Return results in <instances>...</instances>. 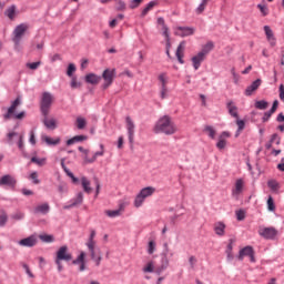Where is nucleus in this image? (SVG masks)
<instances>
[{
	"label": "nucleus",
	"mask_w": 284,
	"mask_h": 284,
	"mask_svg": "<svg viewBox=\"0 0 284 284\" xmlns=\"http://www.w3.org/2000/svg\"><path fill=\"white\" fill-rule=\"evenodd\" d=\"M154 130L156 133L161 132L162 134L172 135L176 132V124H174L172 118L164 115L158 120Z\"/></svg>",
	"instance_id": "f257e3e1"
},
{
	"label": "nucleus",
	"mask_w": 284,
	"mask_h": 284,
	"mask_svg": "<svg viewBox=\"0 0 284 284\" xmlns=\"http://www.w3.org/2000/svg\"><path fill=\"white\" fill-rule=\"evenodd\" d=\"M21 105V98H17L11 102V105L8 108L7 112L2 115L4 121H10L14 119L16 121H22L26 119V111H21L20 113L17 112V108Z\"/></svg>",
	"instance_id": "f03ea898"
},
{
	"label": "nucleus",
	"mask_w": 284,
	"mask_h": 284,
	"mask_svg": "<svg viewBox=\"0 0 284 284\" xmlns=\"http://www.w3.org/2000/svg\"><path fill=\"white\" fill-rule=\"evenodd\" d=\"M52 93L50 92H43L42 93V99L40 102V110L43 114V116H48V114L50 113V108H52Z\"/></svg>",
	"instance_id": "7ed1b4c3"
},
{
	"label": "nucleus",
	"mask_w": 284,
	"mask_h": 284,
	"mask_svg": "<svg viewBox=\"0 0 284 284\" xmlns=\"http://www.w3.org/2000/svg\"><path fill=\"white\" fill-rule=\"evenodd\" d=\"M116 78V69H105L102 73V79L104 83L102 84L103 90H108L112 83H114V79Z\"/></svg>",
	"instance_id": "20e7f679"
},
{
	"label": "nucleus",
	"mask_w": 284,
	"mask_h": 284,
	"mask_svg": "<svg viewBox=\"0 0 284 284\" xmlns=\"http://www.w3.org/2000/svg\"><path fill=\"white\" fill-rule=\"evenodd\" d=\"M27 31L28 24L26 23H21L16 27V29L13 30V42L16 43V45H19V43H21V37H23V34H26Z\"/></svg>",
	"instance_id": "39448f33"
},
{
	"label": "nucleus",
	"mask_w": 284,
	"mask_h": 284,
	"mask_svg": "<svg viewBox=\"0 0 284 284\" xmlns=\"http://www.w3.org/2000/svg\"><path fill=\"white\" fill-rule=\"evenodd\" d=\"M245 256H248L251 263H256V257H254V247L245 246L242 250H240L237 255L239 261H243Z\"/></svg>",
	"instance_id": "423d86ee"
},
{
	"label": "nucleus",
	"mask_w": 284,
	"mask_h": 284,
	"mask_svg": "<svg viewBox=\"0 0 284 284\" xmlns=\"http://www.w3.org/2000/svg\"><path fill=\"white\" fill-rule=\"evenodd\" d=\"M260 236L263 239H266L267 241H274L276 239V235L278 234V231H276L274 227H264L258 231Z\"/></svg>",
	"instance_id": "0eeeda50"
},
{
	"label": "nucleus",
	"mask_w": 284,
	"mask_h": 284,
	"mask_svg": "<svg viewBox=\"0 0 284 284\" xmlns=\"http://www.w3.org/2000/svg\"><path fill=\"white\" fill-rule=\"evenodd\" d=\"M72 260V253L68 251V246L63 245L61 246L55 256V261H65L67 263Z\"/></svg>",
	"instance_id": "6e6552de"
},
{
	"label": "nucleus",
	"mask_w": 284,
	"mask_h": 284,
	"mask_svg": "<svg viewBox=\"0 0 284 284\" xmlns=\"http://www.w3.org/2000/svg\"><path fill=\"white\" fill-rule=\"evenodd\" d=\"M7 185L10 190H14L17 187V179L14 176L7 174L0 178V186Z\"/></svg>",
	"instance_id": "1a4fd4ad"
},
{
	"label": "nucleus",
	"mask_w": 284,
	"mask_h": 284,
	"mask_svg": "<svg viewBox=\"0 0 284 284\" xmlns=\"http://www.w3.org/2000/svg\"><path fill=\"white\" fill-rule=\"evenodd\" d=\"M262 83L263 81L261 79H256L255 81H253L252 84L245 89V97H252V94H254V92H256L258 88H261Z\"/></svg>",
	"instance_id": "9d476101"
},
{
	"label": "nucleus",
	"mask_w": 284,
	"mask_h": 284,
	"mask_svg": "<svg viewBox=\"0 0 284 284\" xmlns=\"http://www.w3.org/2000/svg\"><path fill=\"white\" fill-rule=\"evenodd\" d=\"M243 187H245V181H243V179H237L235 181V186L232 189V196H235L236 199L237 196H241Z\"/></svg>",
	"instance_id": "9b49d317"
},
{
	"label": "nucleus",
	"mask_w": 284,
	"mask_h": 284,
	"mask_svg": "<svg viewBox=\"0 0 284 284\" xmlns=\"http://www.w3.org/2000/svg\"><path fill=\"white\" fill-rule=\"evenodd\" d=\"M126 130L129 134V142L134 143V122L132 121V118L126 116Z\"/></svg>",
	"instance_id": "f8f14e48"
},
{
	"label": "nucleus",
	"mask_w": 284,
	"mask_h": 284,
	"mask_svg": "<svg viewBox=\"0 0 284 284\" xmlns=\"http://www.w3.org/2000/svg\"><path fill=\"white\" fill-rule=\"evenodd\" d=\"M225 139H230V132L227 131L222 132L219 136V141L216 143L217 150H225V146L227 145V140Z\"/></svg>",
	"instance_id": "ddd939ff"
},
{
	"label": "nucleus",
	"mask_w": 284,
	"mask_h": 284,
	"mask_svg": "<svg viewBox=\"0 0 284 284\" xmlns=\"http://www.w3.org/2000/svg\"><path fill=\"white\" fill-rule=\"evenodd\" d=\"M175 57H176L179 63H181V65H183V63H185V60H183V57H185V41H182L178 45Z\"/></svg>",
	"instance_id": "4468645a"
},
{
	"label": "nucleus",
	"mask_w": 284,
	"mask_h": 284,
	"mask_svg": "<svg viewBox=\"0 0 284 284\" xmlns=\"http://www.w3.org/2000/svg\"><path fill=\"white\" fill-rule=\"evenodd\" d=\"M205 59H206V57H204V54L201 52L193 55L191 61H192V65H193L194 70H199V68H201V63H203V61H205Z\"/></svg>",
	"instance_id": "2eb2a0df"
},
{
	"label": "nucleus",
	"mask_w": 284,
	"mask_h": 284,
	"mask_svg": "<svg viewBox=\"0 0 284 284\" xmlns=\"http://www.w3.org/2000/svg\"><path fill=\"white\" fill-rule=\"evenodd\" d=\"M72 265H80V272H85V252H80V255L72 261Z\"/></svg>",
	"instance_id": "dca6fc26"
},
{
	"label": "nucleus",
	"mask_w": 284,
	"mask_h": 284,
	"mask_svg": "<svg viewBox=\"0 0 284 284\" xmlns=\"http://www.w3.org/2000/svg\"><path fill=\"white\" fill-rule=\"evenodd\" d=\"M19 245L22 247H34L37 245V237L34 235H31L27 239H22L19 241Z\"/></svg>",
	"instance_id": "f3484780"
},
{
	"label": "nucleus",
	"mask_w": 284,
	"mask_h": 284,
	"mask_svg": "<svg viewBox=\"0 0 284 284\" xmlns=\"http://www.w3.org/2000/svg\"><path fill=\"white\" fill-rule=\"evenodd\" d=\"M264 32L266 34V39L270 45L274 48V45H276V38H274V31H272V28H270V26H264Z\"/></svg>",
	"instance_id": "a211bd4d"
},
{
	"label": "nucleus",
	"mask_w": 284,
	"mask_h": 284,
	"mask_svg": "<svg viewBox=\"0 0 284 284\" xmlns=\"http://www.w3.org/2000/svg\"><path fill=\"white\" fill-rule=\"evenodd\" d=\"M101 151H98L93 154L92 158H84L85 163H94L99 156H103L105 154V146L103 144H100Z\"/></svg>",
	"instance_id": "6ab92c4d"
},
{
	"label": "nucleus",
	"mask_w": 284,
	"mask_h": 284,
	"mask_svg": "<svg viewBox=\"0 0 284 284\" xmlns=\"http://www.w3.org/2000/svg\"><path fill=\"white\" fill-rule=\"evenodd\" d=\"M158 26L161 27L162 34L165 37V39H170V28H168V24H165V19L158 18Z\"/></svg>",
	"instance_id": "aec40b11"
},
{
	"label": "nucleus",
	"mask_w": 284,
	"mask_h": 284,
	"mask_svg": "<svg viewBox=\"0 0 284 284\" xmlns=\"http://www.w3.org/2000/svg\"><path fill=\"white\" fill-rule=\"evenodd\" d=\"M85 82L90 83L91 85H98L101 82V75H97L94 73H89L85 75Z\"/></svg>",
	"instance_id": "412c9836"
},
{
	"label": "nucleus",
	"mask_w": 284,
	"mask_h": 284,
	"mask_svg": "<svg viewBox=\"0 0 284 284\" xmlns=\"http://www.w3.org/2000/svg\"><path fill=\"white\" fill-rule=\"evenodd\" d=\"M83 203V193L79 192L75 199L71 200V204L64 206V210H70L71 207H75V205H81Z\"/></svg>",
	"instance_id": "4be33fe9"
},
{
	"label": "nucleus",
	"mask_w": 284,
	"mask_h": 284,
	"mask_svg": "<svg viewBox=\"0 0 284 284\" xmlns=\"http://www.w3.org/2000/svg\"><path fill=\"white\" fill-rule=\"evenodd\" d=\"M225 223L216 222L214 224V232L217 236H225Z\"/></svg>",
	"instance_id": "5701e85b"
},
{
	"label": "nucleus",
	"mask_w": 284,
	"mask_h": 284,
	"mask_svg": "<svg viewBox=\"0 0 284 284\" xmlns=\"http://www.w3.org/2000/svg\"><path fill=\"white\" fill-rule=\"evenodd\" d=\"M154 192H156V189L152 186H146L142 189L138 194H140L144 200H146L148 197L152 196Z\"/></svg>",
	"instance_id": "b1692460"
},
{
	"label": "nucleus",
	"mask_w": 284,
	"mask_h": 284,
	"mask_svg": "<svg viewBox=\"0 0 284 284\" xmlns=\"http://www.w3.org/2000/svg\"><path fill=\"white\" fill-rule=\"evenodd\" d=\"M34 214H48L50 212V204L43 203L34 207Z\"/></svg>",
	"instance_id": "393cba45"
},
{
	"label": "nucleus",
	"mask_w": 284,
	"mask_h": 284,
	"mask_svg": "<svg viewBox=\"0 0 284 284\" xmlns=\"http://www.w3.org/2000/svg\"><path fill=\"white\" fill-rule=\"evenodd\" d=\"M226 108L231 116H233V119H239V108L234 105V102L232 101L227 102Z\"/></svg>",
	"instance_id": "a878e982"
},
{
	"label": "nucleus",
	"mask_w": 284,
	"mask_h": 284,
	"mask_svg": "<svg viewBox=\"0 0 284 284\" xmlns=\"http://www.w3.org/2000/svg\"><path fill=\"white\" fill-rule=\"evenodd\" d=\"M267 187H270L271 192H274V194H278V190H281V183H278L276 180H268Z\"/></svg>",
	"instance_id": "bb28decb"
},
{
	"label": "nucleus",
	"mask_w": 284,
	"mask_h": 284,
	"mask_svg": "<svg viewBox=\"0 0 284 284\" xmlns=\"http://www.w3.org/2000/svg\"><path fill=\"white\" fill-rule=\"evenodd\" d=\"M88 141V135H75L67 141V145H74V143H81Z\"/></svg>",
	"instance_id": "cd10ccee"
},
{
	"label": "nucleus",
	"mask_w": 284,
	"mask_h": 284,
	"mask_svg": "<svg viewBox=\"0 0 284 284\" xmlns=\"http://www.w3.org/2000/svg\"><path fill=\"white\" fill-rule=\"evenodd\" d=\"M17 14V6L12 4L4 11V17H8L10 21H14V17Z\"/></svg>",
	"instance_id": "c85d7f7f"
},
{
	"label": "nucleus",
	"mask_w": 284,
	"mask_h": 284,
	"mask_svg": "<svg viewBox=\"0 0 284 284\" xmlns=\"http://www.w3.org/2000/svg\"><path fill=\"white\" fill-rule=\"evenodd\" d=\"M61 168H62V170H64L65 174L69 175L70 179H72L73 183H78L79 182V179H77L74 176V173H72L70 171V169H68V166H65V159L61 160Z\"/></svg>",
	"instance_id": "c756f323"
},
{
	"label": "nucleus",
	"mask_w": 284,
	"mask_h": 284,
	"mask_svg": "<svg viewBox=\"0 0 284 284\" xmlns=\"http://www.w3.org/2000/svg\"><path fill=\"white\" fill-rule=\"evenodd\" d=\"M213 50H214V42L209 41V42H206V44L203 45L200 53L207 58V53L212 52Z\"/></svg>",
	"instance_id": "7c9ffc66"
},
{
	"label": "nucleus",
	"mask_w": 284,
	"mask_h": 284,
	"mask_svg": "<svg viewBox=\"0 0 284 284\" xmlns=\"http://www.w3.org/2000/svg\"><path fill=\"white\" fill-rule=\"evenodd\" d=\"M42 141H44L47 145H59V143H61V138L52 139L48 135H42Z\"/></svg>",
	"instance_id": "2f4dec72"
},
{
	"label": "nucleus",
	"mask_w": 284,
	"mask_h": 284,
	"mask_svg": "<svg viewBox=\"0 0 284 284\" xmlns=\"http://www.w3.org/2000/svg\"><path fill=\"white\" fill-rule=\"evenodd\" d=\"M155 6H159V1L156 0H153V1H150L142 10L141 12V17H145L148 14V12H150V10H152Z\"/></svg>",
	"instance_id": "473e14b6"
},
{
	"label": "nucleus",
	"mask_w": 284,
	"mask_h": 284,
	"mask_svg": "<svg viewBox=\"0 0 284 284\" xmlns=\"http://www.w3.org/2000/svg\"><path fill=\"white\" fill-rule=\"evenodd\" d=\"M178 30L181 33V37H192V34H194V28H190V27H178Z\"/></svg>",
	"instance_id": "72a5a7b5"
},
{
	"label": "nucleus",
	"mask_w": 284,
	"mask_h": 284,
	"mask_svg": "<svg viewBox=\"0 0 284 284\" xmlns=\"http://www.w3.org/2000/svg\"><path fill=\"white\" fill-rule=\"evenodd\" d=\"M234 243H235L234 239L229 240V244L226 246V255L229 261H232V258H234V254L232 253V250H234Z\"/></svg>",
	"instance_id": "f704fd0d"
},
{
	"label": "nucleus",
	"mask_w": 284,
	"mask_h": 284,
	"mask_svg": "<svg viewBox=\"0 0 284 284\" xmlns=\"http://www.w3.org/2000/svg\"><path fill=\"white\" fill-rule=\"evenodd\" d=\"M43 124L48 130H57V120L54 119H48V116L44 118Z\"/></svg>",
	"instance_id": "c9c22d12"
},
{
	"label": "nucleus",
	"mask_w": 284,
	"mask_h": 284,
	"mask_svg": "<svg viewBox=\"0 0 284 284\" xmlns=\"http://www.w3.org/2000/svg\"><path fill=\"white\" fill-rule=\"evenodd\" d=\"M81 184L87 194H92V189L90 187V180H88V178H81Z\"/></svg>",
	"instance_id": "e433bc0d"
},
{
	"label": "nucleus",
	"mask_w": 284,
	"mask_h": 284,
	"mask_svg": "<svg viewBox=\"0 0 284 284\" xmlns=\"http://www.w3.org/2000/svg\"><path fill=\"white\" fill-rule=\"evenodd\" d=\"M158 79L161 83V88H168V73L165 72L160 73Z\"/></svg>",
	"instance_id": "4c0bfd02"
},
{
	"label": "nucleus",
	"mask_w": 284,
	"mask_h": 284,
	"mask_svg": "<svg viewBox=\"0 0 284 284\" xmlns=\"http://www.w3.org/2000/svg\"><path fill=\"white\" fill-rule=\"evenodd\" d=\"M268 105H270V103L265 100H260V101L255 102L256 110H267Z\"/></svg>",
	"instance_id": "58836bf2"
},
{
	"label": "nucleus",
	"mask_w": 284,
	"mask_h": 284,
	"mask_svg": "<svg viewBox=\"0 0 284 284\" xmlns=\"http://www.w3.org/2000/svg\"><path fill=\"white\" fill-rule=\"evenodd\" d=\"M104 213L109 216V219H116V216H121V210H106Z\"/></svg>",
	"instance_id": "ea45409f"
},
{
	"label": "nucleus",
	"mask_w": 284,
	"mask_h": 284,
	"mask_svg": "<svg viewBox=\"0 0 284 284\" xmlns=\"http://www.w3.org/2000/svg\"><path fill=\"white\" fill-rule=\"evenodd\" d=\"M205 8H207V0H202V2L195 9L196 14H203V12H205Z\"/></svg>",
	"instance_id": "a19ab883"
},
{
	"label": "nucleus",
	"mask_w": 284,
	"mask_h": 284,
	"mask_svg": "<svg viewBox=\"0 0 284 284\" xmlns=\"http://www.w3.org/2000/svg\"><path fill=\"white\" fill-rule=\"evenodd\" d=\"M31 163H36V165L43 168V165H45V163H47V160H45V158L39 159L37 156H33V158H31Z\"/></svg>",
	"instance_id": "79ce46f5"
},
{
	"label": "nucleus",
	"mask_w": 284,
	"mask_h": 284,
	"mask_svg": "<svg viewBox=\"0 0 284 284\" xmlns=\"http://www.w3.org/2000/svg\"><path fill=\"white\" fill-rule=\"evenodd\" d=\"M204 132H206L210 136V139H215L216 138V130H214L213 126L206 125L204 128Z\"/></svg>",
	"instance_id": "37998d69"
},
{
	"label": "nucleus",
	"mask_w": 284,
	"mask_h": 284,
	"mask_svg": "<svg viewBox=\"0 0 284 284\" xmlns=\"http://www.w3.org/2000/svg\"><path fill=\"white\" fill-rule=\"evenodd\" d=\"M85 125H88V122L84 118H77V128L78 130H84Z\"/></svg>",
	"instance_id": "c03bdc74"
},
{
	"label": "nucleus",
	"mask_w": 284,
	"mask_h": 284,
	"mask_svg": "<svg viewBox=\"0 0 284 284\" xmlns=\"http://www.w3.org/2000/svg\"><path fill=\"white\" fill-rule=\"evenodd\" d=\"M236 125H237V132L235 136H239L243 130H245V121L244 120H236Z\"/></svg>",
	"instance_id": "a18cd8bd"
},
{
	"label": "nucleus",
	"mask_w": 284,
	"mask_h": 284,
	"mask_svg": "<svg viewBox=\"0 0 284 284\" xmlns=\"http://www.w3.org/2000/svg\"><path fill=\"white\" fill-rule=\"evenodd\" d=\"M39 239L43 243H53L54 242V236L48 235V234L40 235Z\"/></svg>",
	"instance_id": "49530a36"
},
{
	"label": "nucleus",
	"mask_w": 284,
	"mask_h": 284,
	"mask_svg": "<svg viewBox=\"0 0 284 284\" xmlns=\"http://www.w3.org/2000/svg\"><path fill=\"white\" fill-rule=\"evenodd\" d=\"M145 203V200L138 193L134 199V207H141Z\"/></svg>",
	"instance_id": "de8ad7c7"
},
{
	"label": "nucleus",
	"mask_w": 284,
	"mask_h": 284,
	"mask_svg": "<svg viewBox=\"0 0 284 284\" xmlns=\"http://www.w3.org/2000/svg\"><path fill=\"white\" fill-rule=\"evenodd\" d=\"M267 210L274 212L276 210V204H274V197L268 196L267 199Z\"/></svg>",
	"instance_id": "09e8293b"
},
{
	"label": "nucleus",
	"mask_w": 284,
	"mask_h": 284,
	"mask_svg": "<svg viewBox=\"0 0 284 284\" xmlns=\"http://www.w3.org/2000/svg\"><path fill=\"white\" fill-rule=\"evenodd\" d=\"M95 236H97V231L91 230L90 236H89L88 242L85 243V245L97 244V241H94Z\"/></svg>",
	"instance_id": "8fccbe9b"
},
{
	"label": "nucleus",
	"mask_w": 284,
	"mask_h": 284,
	"mask_svg": "<svg viewBox=\"0 0 284 284\" xmlns=\"http://www.w3.org/2000/svg\"><path fill=\"white\" fill-rule=\"evenodd\" d=\"M258 10L261 11L263 17H267L270 14V9L265 4H257Z\"/></svg>",
	"instance_id": "3c124183"
},
{
	"label": "nucleus",
	"mask_w": 284,
	"mask_h": 284,
	"mask_svg": "<svg viewBox=\"0 0 284 284\" xmlns=\"http://www.w3.org/2000/svg\"><path fill=\"white\" fill-rule=\"evenodd\" d=\"M143 272L145 274L148 273L152 274V272H154V262H149L146 266L143 267Z\"/></svg>",
	"instance_id": "603ef678"
},
{
	"label": "nucleus",
	"mask_w": 284,
	"mask_h": 284,
	"mask_svg": "<svg viewBox=\"0 0 284 284\" xmlns=\"http://www.w3.org/2000/svg\"><path fill=\"white\" fill-rule=\"evenodd\" d=\"M90 254H91V258H97V252L94 251L97 247V244H85Z\"/></svg>",
	"instance_id": "864d4df0"
},
{
	"label": "nucleus",
	"mask_w": 284,
	"mask_h": 284,
	"mask_svg": "<svg viewBox=\"0 0 284 284\" xmlns=\"http://www.w3.org/2000/svg\"><path fill=\"white\" fill-rule=\"evenodd\" d=\"M156 251V242L150 241L148 246V254H154Z\"/></svg>",
	"instance_id": "5fc2aeb1"
},
{
	"label": "nucleus",
	"mask_w": 284,
	"mask_h": 284,
	"mask_svg": "<svg viewBox=\"0 0 284 284\" xmlns=\"http://www.w3.org/2000/svg\"><path fill=\"white\" fill-rule=\"evenodd\" d=\"M142 2H143V0H131L129 8L131 10H135V8H139Z\"/></svg>",
	"instance_id": "6e6d98bb"
},
{
	"label": "nucleus",
	"mask_w": 284,
	"mask_h": 284,
	"mask_svg": "<svg viewBox=\"0 0 284 284\" xmlns=\"http://www.w3.org/2000/svg\"><path fill=\"white\" fill-rule=\"evenodd\" d=\"M39 65H41V61L27 63V68H29V70H38Z\"/></svg>",
	"instance_id": "4d7b16f0"
},
{
	"label": "nucleus",
	"mask_w": 284,
	"mask_h": 284,
	"mask_svg": "<svg viewBox=\"0 0 284 284\" xmlns=\"http://www.w3.org/2000/svg\"><path fill=\"white\" fill-rule=\"evenodd\" d=\"M165 270H168V262L161 266L155 267L154 272L155 274L161 275L162 272H165Z\"/></svg>",
	"instance_id": "13d9d810"
},
{
	"label": "nucleus",
	"mask_w": 284,
	"mask_h": 284,
	"mask_svg": "<svg viewBox=\"0 0 284 284\" xmlns=\"http://www.w3.org/2000/svg\"><path fill=\"white\" fill-rule=\"evenodd\" d=\"M30 179L33 180L34 185H39L41 183V181L39 180V174L37 173V171H34L30 174Z\"/></svg>",
	"instance_id": "bf43d9fd"
},
{
	"label": "nucleus",
	"mask_w": 284,
	"mask_h": 284,
	"mask_svg": "<svg viewBox=\"0 0 284 284\" xmlns=\"http://www.w3.org/2000/svg\"><path fill=\"white\" fill-rule=\"evenodd\" d=\"M74 72H77V67L74 65V63H70L67 71L68 77H72Z\"/></svg>",
	"instance_id": "052dcab7"
},
{
	"label": "nucleus",
	"mask_w": 284,
	"mask_h": 284,
	"mask_svg": "<svg viewBox=\"0 0 284 284\" xmlns=\"http://www.w3.org/2000/svg\"><path fill=\"white\" fill-rule=\"evenodd\" d=\"M6 223H8V214H6V212H3L0 215V227H3L6 225Z\"/></svg>",
	"instance_id": "680f3d73"
},
{
	"label": "nucleus",
	"mask_w": 284,
	"mask_h": 284,
	"mask_svg": "<svg viewBox=\"0 0 284 284\" xmlns=\"http://www.w3.org/2000/svg\"><path fill=\"white\" fill-rule=\"evenodd\" d=\"M237 221H245V212L243 210H239L235 212Z\"/></svg>",
	"instance_id": "e2e57ef3"
},
{
	"label": "nucleus",
	"mask_w": 284,
	"mask_h": 284,
	"mask_svg": "<svg viewBox=\"0 0 284 284\" xmlns=\"http://www.w3.org/2000/svg\"><path fill=\"white\" fill-rule=\"evenodd\" d=\"M272 114H274V113H271V111H266L262 118V122L267 123V121H270V119H272Z\"/></svg>",
	"instance_id": "0e129e2a"
},
{
	"label": "nucleus",
	"mask_w": 284,
	"mask_h": 284,
	"mask_svg": "<svg viewBox=\"0 0 284 284\" xmlns=\"http://www.w3.org/2000/svg\"><path fill=\"white\" fill-rule=\"evenodd\" d=\"M271 143H276V145L281 144V138L278 136V134L275 133L271 136Z\"/></svg>",
	"instance_id": "69168bd1"
},
{
	"label": "nucleus",
	"mask_w": 284,
	"mask_h": 284,
	"mask_svg": "<svg viewBox=\"0 0 284 284\" xmlns=\"http://www.w3.org/2000/svg\"><path fill=\"white\" fill-rule=\"evenodd\" d=\"M71 88H73V89L81 88V82H78L77 78H72Z\"/></svg>",
	"instance_id": "338daca9"
},
{
	"label": "nucleus",
	"mask_w": 284,
	"mask_h": 284,
	"mask_svg": "<svg viewBox=\"0 0 284 284\" xmlns=\"http://www.w3.org/2000/svg\"><path fill=\"white\" fill-rule=\"evenodd\" d=\"M118 10L120 12H123V10H125V3L123 2V0L118 1Z\"/></svg>",
	"instance_id": "774afa93"
}]
</instances>
